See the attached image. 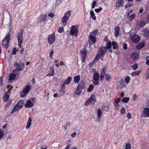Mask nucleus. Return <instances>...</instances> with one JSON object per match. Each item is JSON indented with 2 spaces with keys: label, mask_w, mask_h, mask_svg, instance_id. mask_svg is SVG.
Returning a JSON list of instances; mask_svg holds the SVG:
<instances>
[{
  "label": "nucleus",
  "mask_w": 149,
  "mask_h": 149,
  "mask_svg": "<svg viewBox=\"0 0 149 149\" xmlns=\"http://www.w3.org/2000/svg\"><path fill=\"white\" fill-rule=\"evenodd\" d=\"M114 107L113 108V109L114 110L117 111L118 110V107L119 106V104H114Z\"/></svg>",
  "instance_id": "obj_44"
},
{
  "label": "nucleus",
  "mask_w": 149,
  "mask_h": 149,
  "mask_svg": "<svg viewBox=\"0 0 149 149\" xmlns=\"http://www.w3.org/2000/svg\"><path fill=\"white\" fill-rule=\"evenodd\" d=\"M32 86L31 85L30 83H28L26 85L24 89L22 91V92L24 94H27L29 91L31 90Z\"/></svg>",
  "instance_id": "obj_11"
},
{
  "label": "nucleus",
  "mask_w": 149,
  "mask_h": 149,
  "mask_svg": "<svg viewBox=\"0 0 149 149\" xmlns=\"http://www.w3.org/2000/svg\"><path fill=\"white\" fill-rule=\"evenodd\" d=\"M97 112L98 118V119H100L102 114V112L100 108H99L97 110Z\"/></svg>",
  "instance_id": "obj_25"
},
{
  "label": "nucleus",
  "mask_w": 149,
  "mask_h": 149,
  "mask_svg": "<svg viewBox=\"0 0 149 149\" xmlns=\"http://www.w3.org/2000/svg\"><path fill=\"white\" fill-rule=\"evenodd\" d=\"M10 85H8L7 86V87L8 88V93H10V91L13 88V87L12 86H10Z\"/></svg>",
  "instance_id": "obj_60"
},
{
  "label": "nucleus",
  "mask_w": 149,
  "mask_h": 149,
  "mask_svg": "<svg viewBox=\"0 0 149 149\" xmlns=\"http://www.w3.org/2000/svg\"><path fill=\"white\" fill-rule=\"evenodd\" d=\"M123 3V0H118L116 2V7L118 8L119 7H122Z\"/></svg>",
  "instance_id": "obj_18"
},
{
  "label": "nucleus",
  "mask_w": 149,
  "mask_h": 149,
  "mask_svg": "<svg viewBox=\"0 0 149 149\" xmlns=\"http://www.w3.org/2000/svg\"><path fill=\"white\" fill-rule=\"evenodd\" d=\"M50 68L52 70V71L47 75V76H52L54 74V69L52 67H51Z\"/></svg>",
  "instance_id": "obj_32"
},
{
  "label": "nucleus",
  "mask_w": 149,
  "mask_h": 149,
  "mask_svg": "<svg viewBox=\"0 0 149 149\" xmlns=\"http://www.w3.org/2000/svg\"><path fill=\"white\" fill-rule=\"evenodd\" d=\"M10 95L9 93L8 92H6L4 94L3 98V100L5 102H7L8 101V100L9 98Z\"/></svg>",
  "instance_id": "obj_16"
},
{
  "label": "nucleus",
  "mask_w": 149,
  "mask_h": 149,
  "mask_svg": "<svg viewBox=\"0 0 149 149\" xmlns=\"http://www.w3.org/2000/svg\"><path fill=\"white\" fill-rule=\"evenodd\" d=\"M112 45H113V49H116L118 48V44L116 42L113 41L112 42Z\"/></svg>",
  "instance_id": "obj_28"
},
{
  "label": "nucleus",
  "mask_w": 149,
  "mask_h": 149,
  "mask_svg": "<svg viewBox=\"0 0 149 149\" xmlns=\"http://www.w3.org/2000/svg\"><path fill=\"white\" fill-rule=\"evenodd\" d=\"M48 15L50 17L53 18L54 16V14L53 13H49Z\"/></svg>",
  "instance_id": "obj_59"
},
{
  "label": "nucleus",
  "mask_w": 149,
  "mask_h": 149,
  "mask_svg": "<svg viewBox=\"0 0 149 149\" xmlns=\"http://www.w3.org/2000/svg\"><path fill=\"white\" fill-rule=\"evenodd\" d=\"M107 51V50L106 47L101 46L100 47L98 53L100 55H101L100 59L102 61L103 58H104L106 53Z\"/></svg>",
  "instance_id": "obj_9"
},
{
  "label": "nucleus",
  "mask_w": 149,
  "mask_h": 149,
  "mask_svg": "<svg viewBox=\"0 0 149 149\" xmlns=\"http://www.w3.org/2000/svg\"><path fill=\"white\" fill-rule=\"evenodd\" d=\"M10 35L8 33L2 40V45L4 46L6 49H7L10 40Z\"/></svg>",
  "instance_id": "obj_1"
},
{
  "label": "nucleus",
  "mask_w": 149,
  "mask_h": 149,
  "mask_svg": "<svg viewBox=\"0 0 149 149\" xmlns=\"http://www.w3.org/2000/svg\"><path fill=\"white\" fill-rule=\"evenodd\" d=\"M24 31L23 29H21L20 30V31L18 33L17 37L18 42V45L21 48L22 47V46L21 45V44L23 42V34Z\"/></svg>",
  "instance_id": "obj_2"
},
{
  "label": "nucleus",
  "mask_w": 149,
  "mask_h": 149,
  "mask_svg": "<svg viewBox=\"0 0 149 149\" xmlns=\"http://www.w3.org/2000/svg\"><path fill=\"white\" fill-rule=\"evenodd\" d=\"M80 80V76L79 75L76 76L74 77V81L75 83H78Z\"/></svg>",
  "instance_id": "obj_26"
},
{
  "label": "nucleus",
  "mask_w": 149,
  "mask_h": 149,
  "mask_svg": "<svg viewBox=\"0 0 149 149\" xmlns=\"http://www.w3.org/2000/svg\"><path fill=\"white\" fill-rule=\"evenodd\" d=\"M4 135L3 130L0 129V139H1L3 137Z\"/></svg>",
  "instance_id": "obj_43"
},
{
  "label": "nucleus",
  "mask_w": 149,
  "mask_h": 149,
  "mask_svg": "<svg viewBox=\"0 0 149 149\" xmlns=\"http://www.w3.org/2000/svg\"><path fill=\"white\" fill-rule=\"evenodd\" d=\"M17 51V50L16 48L15 47L13 48L12 52V54L16 55V54Z\"/></svg>",
  "instance_id": "obj_53"
},
{
  "label": "nucleus",
  "mask_w": 149,
  "mask_h": 149,
  "mask_svg": "<svg viewBox=\"0 0 149 149\" xmlns=\"http://www.w3.org/2000/svg\"><path fill=\"white\" fill-rule=\"evenodd\" d=\"M130 77L129 76H127L125 77V81L126 83L128 84L130 83Z\"/></svg>",
  "instance_id": "obj_41"
},
{
  "label": "nucleus",
  "mask_w": 149,
  "mask_h": 149,
  "mask_svg": "<svg viewBox=\"0 0 149 149\" xmlns=\"http://www.w3.org/2000/svg\"><path fill=\"white\" fill-rule=\"evenodd\" d=\"M56 40L55 33L49 35L48 37V42L50 45L52 44Z\"/></svg>",
  "instance_id": "obj_10"
},
{
  "label": "nucleus",
  "mask_w": 149,
  "mask_h": 149,
  "mask_svg": "<svg viewBox=\"0 0 149 149\" xmlns=\"http://www.w3.org/2000/svg\"><path fill=\"white\" fill-rule=\"evenodd\" d=\"M125 149H131V145L130 143H127L126 145Z\"/></svg>",
  "instance_id": "obj_48"
},
{
  "label": "nucleus",
  "mask_w": 149,
  "mask_h": 149,
  "mask_svg": "<svg viewBox=\"0 0 149 149\" xmlns=\"http://www.w3.org/2000/svg\"><path fill=\"white\" fill-rule=\"evenodd\" d=\"M64 29L62 27H59L58 29V31L59 33H61L63 31Z\"/></svg>",
  "instance_id": "obj_51"
},
{
  "label": "nucleus",
  "mask_w": 149,
  "mask_h": 149,
  "mask_svg": "<svg viewBox=\"0 0 149 149\" xmlns=\"http://www.w3.org/2000/svg\"><path fill=\"white\" fill-rule=\"evenodd\" d=\"M90 13L91 18L93 19V20H95L96 17L93 11V10H91V11Z\"/></svg>",
  "instance_id": "obj_36"
},
{
  "label": "nucleus",
  "mask_w": 149,
  "mask_h": 149,
  "mask_svg": "<svg viewBox=\"0 0 149 149\" xmlns=\"http://www.w3.org/2000/svg\"><path fill=\"white\" fill-rule=\"evenodd\" d=\"M141 72V71H137L133 72L131 73V75L133 76H138L139 75Z\"/></svg>",
  "instance_id": "obj_31"
},
{
  "label": "nucleus",
  "mask_w": 149,
  "mask_h": 149,
  "mask_svg": "<svg viewBox=\"0 0 149 149\" xmlns=\"http://www.w3.org/2000/svg\"><path fill=\"white\" fill-rule=\"evenodd\" d=\"M99 74L97 72H95L94 73L93 76V79L94 81H96L97 80H99Z\"/></svg>",
  "instance_id": "obj_21"
},
{
  "label": "nucleus",
  "mask_w": 149,
  "mask_h": 149,
  "mask_svg": "<svg viewBox=\"0 0 149 149\" xmlns=\"http://www.w3.org/2000/svg\"><path fill=\"white\" fill-rule=\"evenodd\" d=\"M71 13V11L70 10H68L65 13L64 16L62 18L61 21L63 24V25L64 26L66 25L67 21L69 19Z\"/></svg>",
  "instance_id": "obj_4"
},
{
  "label": "nucleus",
  "mask_w": 149,
  "mask_h": 149,
  "mask_svg": "<svg viewBox=\"0 0 149 149\" xmlns=\"http://www.w3.org/2000/svg\"><path fill=\"white\" fill-rule=\"evenodd\" d=\"M146 64L148 65H149V56H148L146 57Z\"/></svg>",
  "instance_id": "obj_62"
},
{
  "label": "nucleus",
  "mask_w": 149,
  "mask_h": 149,
  "mask_svg": "<svg viewBox=\"0 0 149 149\" xmlns=\"http://www.w3.org/2000/svg\"><path fill=\"white\" fill-rule=\"evenodd\" d=\"M105 76L106 80L107 81H110L111 78V76L109 74H105Z\"/></svg>",
  "instance_id": "obj_30"
},
{
  "label": "nucleus",
  "mask_w": 149,
  "mask_h": 149,
  "mask_svg": "<svg viewBox=\"0 0 149 149\" xmlns=\"http://www.w3.org/2000/svg\"><path fill=\"white\" fill-rule=\"evenodd\" d=\"M133 5L132 3H127V4L125 6V8H127V7H130L132 6Z\"/></svg>",
  "instance_id": "obj_49"
},
{
  "label": "nucleus",
  "mask_w": 149,
  "mask_h": 149,
  "mask_svg": "<svg viewBox=\"0 0 149 149\" xmlns=\"http://www.w3.org/2000/svg\"><path fill=\"white\" fill-rule=\"evenodd\" d=\"M100 56L101 55H100L98 53L97 54V55L95 56V59L97 60V62L98 61L99 59V58H100V57H101Z\"/></svg>",
  "instance_id": "obj_56"
},
{
  "label": "nucleus",
  "mask_w": 149,
  "mask_h": 149,
  "mask_svg": "<svg viewBox=\"0 0 149 149\" xmlns=\"http://www.w3.org/2000/svg\"><path fill=\"white\" fill-rule=\"evenodd\" d=\"M102 8L101 7H100L98 8H96L95 9V11L97 13H98L102 10Z\"/></svg>",
  "instance_id": "obj_50"
},
{
  "label": "nucleus",
  "mask_w": 149,
  "mask_h": 149,
  "mask_svg": "<svg viewBox=\"0 0 149 149\" xmlns=\"http://www.w3.org/2000/svg\"><path fill=\"white\" fill-rule=\"evenodd\" d=\"M24 63L19 64L17 62H15L14 63V66L15 67H16V68L14 69V71H17L18 70L19 71L22 70L24 68Z\"/></svg>",
  "instance_id": "obj_8"
},
{
  "label": "nucleus",
  "mask_w": 149,
  "mask_h": 149,
  "mask_svg": "<svg viewBox=\"0 0 149 149\" xmlns=\"http://www.w3.org/2000/svg\"><path fill=\"white\" fill-rule=\"evenodd\" d=\"M94 86L92 84H90L87 89V91L88 92H91L93 89Z\"/></svg>",
  "instance_id": "obj_38"
},
{
  "label": "nucleus",
  "mask_w": 149,
  "mask_h": 149,
  "mask_svg": "<svg viewBox=\"0 0 149 149\" xmlns=\"http://www.w3.org/2000/svg\"><path fill=\"white\" fill-rule=\"evenodd\" d=\"M143 34L145 37H147L149 35V30L147 29H144Z\"/></svg>",
  "instance_id": "obj_24"
},
{
  "label": "nucleus",
  "mask_w": 149,
  "mask_h": 149,
  "mask_svg": "<svg viewBox=\"0 0 149 149\" xmlns=\"http://www.w3.org/2000/svg\"><path fill=\"white\" fill-rule=\"evenodd\" d=\"M65 89H63L62 88H61V89L60 90V93L61 95H63L65 93Z\"/></svg>",
  "instance_id": "obj_47"
},
{
  "label": "nucleus",
  "mask_w": 149,
  "mask_h": 149,
  "mask_svg": "<svg viewBox=\"0 0 149 149\" xmlns=\"http://www.w3.org/2000/svg\"><path fill=\"white\" fill-rule=\"evenodd\" d=\"M142 113L145 114L146 116L149 117V108L147 107L145 108Z\"/></svg>",
  "instance_id": "obj_19"
},
{
  "label": "nucleus",
  "mask_w": 149,
  "mask_h": 149,
  "mask_svg": "<svg viewBox=\"0 0 149 149\" xmlns=\"http://www.w3.org/2000/svg\"><path fill=\"white\" fill-rule=\"evenodd\" d=\"M99 33V30L97 29H96L95 30L93 31L91 33V34H92L93 35L95 36H96V35L97 34Z\"/></svg>",
  "instance_id": "obj_40"
},
{
  "label": "nucleus",
  "mask_w": 149,
  "mask_h": 149,
  "mask_svg": "<svg viewBox=\"0 0 149 149\" xmlns=\"http://www.w3.org/2000/svg\"><path fill=\"white\" fill-rule=\"evenodd\" d=\"M114 31L115 36H118L119 34L120 28L118 26L115 27L114 28Z\"/></svg>",
  "instance_id": "obj_23"
},
{
  "label": "nucleus",
  "mask_w": 149,
  "mask_h": 149,
  "mask_svg": "<svg viewBox=\"0 0 149 149\" xmlns=\"http://www.w3.org/2000/svg\"><path fill=\"white\" fill-rule=\"evenodd\" d=\"M72 79V78L71 77H69L65 80V81H63V82L65 83V84L67 85L70 83V82Z\"/></svg>",
  "instance_id": "obj_27"
},
{
  "label": "nucleus",
  "mask_w": 149,
  "mask_h": 149,
  "mask_svg": "<svg viewBox=\"0 0 149 149\" xmlns=\"http://www.w3.org/2000/svg\"><path fill=\"white\" fill-rule=\"evenodd\" d=\"M126 110L123 107L122 108L121 111L120 113H122L123 114H124Z\"/></svg>",
  "instance_id": "obj_57"
},
{
  "label": "nucleus",
  "mask_w": 149,
  "mask_h": 149,
  "mask_svg": "<svg viewBox=\"0 0 149 149\" xmlns=\"http://www.w3.org/2000/svg\"><path fill=\"white\" fill-rule=\"evenodd\" d=\"M106 67H104L102 69V71L100 72V80L101 81H102L104 79V75H105V72H106Z\"/></svg>",
  "instance_id": "obj_12"
},
{
  "label": "nucleus",
  "mask_w": 149,
  "mask_h": 149,
  "mask_svg": "<svg viewBox=\"0 0 149 149\" xmlns=\"http://www.w3.org/2000/svg\"><path fill=\"white\" fill-rule=\"evenodd\" d=\"M89 36L90 39L93 43H95L96 42V39L95 37L92 35H90Z\"/></svg>",
  "instance_id": "obj_29"
},
{
  "label": "nucleus",
  "mask_w": 149,
  "mask_h": 149,
  "mask_svg": "<svg viewBox=\"0 0 149 149\" xmlns=\"http://www.w3.org/2000/svg\"><path fill=\"white\" fill-rule=\"evenodd\" d=\"M135 17V14L133 13L130 16H129V20L130 22H131L134 18Z\"/></svg>",
  "instance_id": "obj_35"
},
{
  "label": "nucleus",
  "mask_w": 149,
  "mask_h": 149,
  "mask_svg": "<svg viewBox=\"0 0 149 149\" xmlns=\"http://www.w3.org/2000/svg\"><path fill=\"white\" fill-rule=\"evenodd\" d=\"M145 45V44L143 42H141L138 44L136 46V48L138 49H140L142 48Z\"/></svg>",
  "instance_id": "obj_20"
},
{
  "label": "nucleus",
  "mask_w": 149,
  "mask_h": 149,
  "mask_svg": "<svg viewBox=\"0 0 149 149\" xmlns=\"http://www.w3.org/2000/svg\"><path fill=\"white\" fill-rule=\"evenodd\" d=\"M146 24V22L144 21H142L139 23V26L140 27H143Z\"/></svg>",
  "instance_id": "obj_42"
},
{
  "label": "nucleus",
  "mask_w": 149,
  "mask_h": 149,
  "mask_svg": "<svg viewBox=\"0 0 149 149\" xmlns=\"http://www.w3.org/2000/svg\"><path fill=\"white\" fill-rule=\"evenodd\" d=\"M129 100V97H126L123 98L122 100V101L124 103H126L128 102Z\"/></svg>",
  "instance_id": "obj_33"
},
{
  "label": "nucleus",
  "mask_w": 149,
  "mask_h": 149,
  "mask_svg": "<svg viewBox=\"0 0 149 149\" xmlns=\"http://www.w3.org/2000/svg\"><path fill=\"white\" fill-rule=\"evenodd\" d=\"M93 82L94 84L95 85L98 86L100 84L99 80H97L96 81L94 80V81H93Z\"/></svg>",
  "instance_id": "obj_55"
},
{
  "label": "nucleus",
  "mask_w": 149,
  "mask_h": 149,
  "mask_svg": "<svg viewBox=\"0 0 149 149\" xmlns=\"http://www.w3.org/2000/svg\"><path fill=\"white\" fill-rule=\"evenodd\" d=\"M85 82L82 80H81L79 83V84L77 87L79 88L82 90L84 89L85 87Z\"/></svg>",
  "instance_id": "obj_17"
},
{
  "label": "nucleus",
  "mask_w": 149,
  "mask_h": 149,
  "mask_svg": "<svg viewBox=\"0 0 149 149\" xmlns=\"http://www.w3.org/2000/svg\"><path fill=\"white\" fill-rule=\"evenodd\" d=\"M79 26L77 25L72 26L70 29V33L72 36H77L78 33Z\"/></svg>",
  "instance_id": "obj_5"
},
{
  "label": "nucleus",
  "mask_w": 149,
  "mask_h": 149,
  "mask_svg": "<svg viewBox=\"0 0 149 149\" xmlns=\"http://www.w3.org/2000/svg\"><path fill=\"white\" fill-rule=\"evenodd\" d=\"M80 53L81 61L82 63H84L86 61V58L87 54V51L86 48L84 47L83 49H81Z\"/></svg>",
  "instance_id": "obj_7"
},
{
  "label": "nucleus",
  "mask_w": 149,
  "mask_h": 149,
  "mask_svg": "<svg viewBox=\"0 0 149 149\" xmlns=\"http://www.w3.org/2000/svg\"><path fill=\"white\" fill-rule=\"evenodd\" d=\"M47 17V15H46L45 14L43 15H42V17L40 21V22H44L46 19Z\"/></svg>",
  "instance_id": "obj_46"
},
{
  "label": "nucleus",
  "mask_w": 149,
  "mask_h": 149,
  "mask_svg": "<svg viewBox=\"0 0 149 149\" xmlns=\"http://www.w3.org/2000/svg\"><path fill=\"white\" fill-rule=\"evenodd\" d=\"M111 47V41H109L107 43V47H106V49H109Z\"/></svg>",
  "instance_id": "obj_39"
},
{
  "label": "nucleus",
  "mask_w": 149,
  "mask_h": 149,
  "mask_svg": "<svg viewBox=\"0 0 149 149\" xmlns=\"http://www.w3.org/2000/svg\"><path fill=\"white\" fill-rule=\"evenodd\" d=\"M120 99L119 98H117L115 100L114 102L116 104H119V103L120 102Z\"/></svg>",
  "instance_id": "obj_61"
},
{
  "label": "nucleus",
  "mask_w": 149,
  "mask_h": 149,
  "mask_svg": "<svg viewBox=\"0 0 149 149\" xmlns=\"http://www.w3.org/2000/svg\"><path fill=\"white\" fill-rule=\"evenodd\" d=\"M96 101L95 95L94 94H93L91 95L90 97L85 102V105L88 106L89 103L94 104Z\"/></svg>",
  "instance_id": "obj_6"
},
{
  "label": "nucleus",
  "mask_w": 149,
  "mask_h": 149,
  "mask_svg": "<svg viewBox=\"0 0 149 149\" xmlns=\"http://www.w3.org/2000/svg\"><path fill=\"white\" fill-rule=\"evenodd\" d=\"M103 109L104 110L106 111H107L109 109V107L108 106H105L103 107Z\"/></svg>",
  "instance_id": "obj_54"
},
{
  "label": "nucleus",
  "mask_w": 149,
  "mask_h": 149,
  "mask_svg": "<svg viewBox=\"0 0 149 149\" xmlns=\"http://www.w3.org/2000/svg\"><path fill=\"white\" fill-rule=\"evenodd\" d=\"M131 39L133 42L137 43L140 41V38L138 35H135L131 37Z\"/></svg>",
  "instance_id": "obj_13"
},
{
  "label": "nucleus",
  "mask_w": 149,
  "mask_h": 149,
  "mask_svg": "<svg viewBox=\"0 0 149 149\" xmlns=\"http://www.w3.org/2000/svg\"><path fill=\"white\" fill-rule=\"evenodd\" d=\"M81 90H82L80 89L79 88L77 87L75 91V93L77 95H80L81 93Z\"/></svg>",
  "instance_id": "obj_34"
},
{
  "label": "nucleus",
  "mask_w": 149,
  "mask_h": 149,
  "mask_svg": "<svg viewBox=\"0 0 149 149\" xmlns=\"http://www.w3.org/2000/svg\"><path fill=\"white\" fill-rule=\"evenodd\" d=\"M54 53V50L53 49H52V51L50 52L49 53V56L50 57V58L51 59L52 58V56L53 54Z\"/></svg>",
  "instance_id": "obj_58"
},
{
  "label": "nucleus",
  "mask_w": 149,
  "mask_h": 149,
  "mask_svg": "<svg viewBox=\"0 0 149 149\" xmlns=\"http://www.w3.org/2000/svg\"><path fill=\"white\" fill-rule=\"evenodd\" d=\"M96 3H97V2L95 0H94L93 1V2L92 3V6H91V8H93L95 7L96 4Z\"/></svg>",
  "instance_id": "obj_52"
},
{
  "label": "nucleus",
  "mask_w": 149,
  "mask_h": 149,
  "mask_svg": "<svg viewBox=\"0 0 149 149\" xmlns=\"http://www.w3.org/2000/svg\"><path fill=\"white\" fill-rule=\"evenodd\" d=\"M34 104L30 100L27 101L25 104V107L26 108H30L34 106Z\"/></svg>",
  "instance_id": "obj_15"
},
{
  "label": "nucleus",
  "mask_w": 149,
  "mask_h": 149,
  "mask_svg": "<svg viewBox=\"0 0 149 149\" xmlns=\"http://www.w3.org/2000/svg\"><path fill=\"white\" fill-rule=\"evenodd\" d=\"M24 105V101L23 100H20L18 101L17 103L14 106L13 109L11 113H13L15 111L19 110L20 109L22 108Z\"/></svg>",
  "instance_id": "obj_3"
},
{
  "label": "nucleus",
  "mask_w": 149,
  "mask_h": 149,
  "mask_svg": "<svg viewBox=\"0 0 149 149\" xmlns=\"http://www.w3.org/2000/svg\"><path fill=\"white\" fill-rule=\"evenodd\" d=\"M137 96L136 94H134L133 97V100L135 101L137 100Z\"/></svg>",
  "instance_id": "obj_63"
},
{
  "label": "nucleus",
  "mask_w": 149,
  "mask_h": 149,
  "mask_svg": "<svg viewBox=\"0 0 149 149\" xmlns=\"http://www.w3.org/2000/svg\"><path fill=\"white\" fill-rule=\"evenodd\" d=\"M139 55L138 52H134L131 54V57L132 59L135 60L139 58Z\"/></svg>",
  "instance_id": "obj_14"
},
{
  "label": "nucleus",
  "mask_w": 149,
  "mask_h": 149,
  "mask_svg": "<svg viewBox=\"0 0 149 149\" xmlns=\"http://www.w3.org/2000/svg\"><path fill=\"white\" fill-rule=\"evenodd\" d=\"M16 75L14 73L11 74L9 77V79L10 80H12L15 79Z\"/></svg>",
  "instance_id": "obj_37"
},
{
  "label": "nucleus",
  "mask_w": 149,
  "mask_h": 149,
  "mask_svg": "<svg viewBox=\"0 0 149 149\" xmlns=\"http://www.w3.org/2000/svg\"><path fill=\"white\" fill-rule=\"evenodd\" d=\"M138 68V65L137 63H135L132 66L133 69L134 70H136Z\"/></svg>",
  "instance_id": "obj_45"
},
{
  "label": "nucleus",
  "mask_w": 149,
  "mask_h": 149,
  "mask_svg": "<svg viewBox=\"0 0 149 149\" xmlns=\"http://www.w3.org/2000/svg\"><path fill=\"white\" fill-rule=\"evenodd\" d=\"M32 121V119L31 117H30L29 118L27 122V124L26 127V129L29 128L31 124V121Z\"/></svg>",
  "instance_id": "obj_22"
},
{
  "label": "nucleus",
  "mask_w": 149,
  "mask_h": 149,
  "mask_svg": "<svg viewBox=\"0 0 149 149\" xmlns=\"http://www.w3.org/2000/svg\"><path fill=\"white\" fill-rule=\"evenodd\" d=\"M61 3L62 1L61 0H56V4H57L58 5L60 4Z\"/></svg>",
  "instance_id": "obj_64"
}]
</instances>
